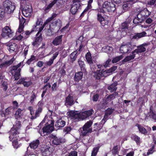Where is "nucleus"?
Listing matches in <instances>:
<instances>
[{
	"label": "nucleus",
	"mask_w": 156,
	"mask_h": 156,
	"mask_svg": "<svg viewBox=\"0 0 156 156\" xmlns=\"http://www.w3.org/2000/svg\"><path fill=\"white\" fill-rule=\"evenodd\" d=\"M3 6L5 11L8 14L12 12L15 8L14 5H12V2L9 0H6L3 2Z\"/></svg>",
	"instance_id": "obj_1"
},
{
	"label": "nucleus",
	"mask_w": 156,
	"mask_h": 156,
	"mask_svg": "<svg viewBox=\"0 0 156 156\" xmlns=\"http://www.w3.org/2000/svg\"><path fill=\"white\" fill-rule=\"evenodd\" d=\"M102 7L108 12H114L116 9L115 5L112 2L105 1L103 4Z\"/></svg>",
	"instance_id": "obj_2"
},
{
	"label": "nucleus",
	"mask_w": 156,
	"mask_h": 156,
	"mask_svg": "<svg viewBox=\"0 0 156 156\" xmlns=\"http://www.w3.org/2000/svg\"><path fill=\"white\" fill-rule=\"evenodd\" d=\"M133 47L130 42H128L125 44L122 45L120 47V51L122 53H130Z\"/></svg>",
	"instance_id": "obj_3"
},
{
	"label": "nucleus",
	"mask_w": 156,
	"mask_h": 156,
	"mask_svg": "<svg viewBox=\"0 0 156 156\" xmlns=\"http://www.w3.org/2000/svg\"><path fill=\"white\" fill-rule=\"evenodd\" d=\"M54 122L53 120H49L47 123V125L44 126L42 128L43 133H51L54 130Z\"/></svg>",
	"instance_id": "obj_4"
},
{
	"label": "nucleus",
	"mask_w": 156,
	"mask_h": 156,
	"mask_svg": "<svg viewBox=\"0 0 156 156\" xmlns=\"http://www.w3.org/2000/svg\"><path fill=\"white\" fill-rule=\"evenodd\" d=\"M12 33L11 28L6 26L2 29L1 36L3 37L8 38L12 37Z\"/></svg>",
	"instance_id": "obj_5"
},
{
	"label": "nucleus",
	"mask_w": 156,
	"mask_h": 156,
	"mask_svg": "<svg viewBox=\"0 0 156 156\" xmlns=\"http://www.w3.org/2000/svg\"><path fill=\"white\" fill-rule=\"evenodd\" d=\"M9 140L10 141H12L14 139H19L20 131L12 127L9 131Z\"/></svg>",
	"instance_id": "obj_6"
},
{
	"label": "nucleus",
	"mask_w": 156,
	"mask_h": 156,
	"mask_svg": "<svg viewBox=\"0 0 156 156\" xmlns=\"http://www.w3.org/2000/svg\"><path fill=\"white\" fill-rule=\"evenodd\" d=\"M43 105L44 103L42 101H39L38 102L37 104L38 107L36 111L35 115L31 116L30 118L31 119L33 120L40 116V114L42 111Z\"/></svg>",
	"instance_id": "obj_7"
},
{
	"label": "nucleus",
	"mask_w": 156,
	"mask_h": 156,
	"mask_svg": "<svg viewBox=\"0 0 156 156\" xmlns=\"http://www.w3.org/2000/svg\"><path fill=\"white\" fill-rule=\"evenodd\" d=\"M68 115L74 120H76L78 121L80 119L83 120L81 112L76 113L73 111H71L69 112Z\"/></svg>",
	"instance_id": "obj_8"
},
{
	"label": "nucleus",
	"mask_w": 156,
	"mask_h": 156,
	"mask_svg": "<svg viewBox=\"0 0 156 156\" xmlns=\"http://www.w3.org/2000/svg\"><path fill=\"white\" fill-rule=\"evenodd\" d=\"M151 13V12L149 11L147 8H145L141 10L137 15L139 18H141L144 21L146 18L149 17Z\"/></svg>",
	"instance_id": "obj_9"
},
{
	"label": "nucleus",
	"mask_w": 156,
	"mask_h": 156,
	"mask_svg": "<svg viewBox=\"0 0 156 156\" xmlns=\"http://www.w3.org/2000/svg\"><path fill=\"white\" fill-rule=\"evenodd\" d=\"M52 142L54 145H60L66 142L65 139L63 137L58 138L56 136L53 135L51 138Z\"/></svg>",
	"instance_id": "obj_10"
},
{
	"label": "nucleus",
	"mask_w": 156,
	"mask_h": 156,
	"mask_svg": "<svg viewBox=\"0 0 156 156\" xmlns=\"http://www.w3.org/2000/svg\"><path fill=\"white\" fill-rule=\"evenodd\" d=\"M93 0H89L87 2V6L83 10V12L81 14L79 17V19H81L86 14H89V11L90 9H91L92 6L91 4L93 2Z\"/></svg>",
	"instance_id": "obj_11"
},
{
	"label": "nucleus",
	"mask_w": 156,
	"mask_h": 156,
	"mask_svg": "<svg viewBox=\"0 0 156 156\" xmlns=\"http://www.w3.org/2000/svg\"><path fill=\"white\" fill-rule=\"evenodd\" d=\"M6 45L8 50L11 53L16 51L18 49V45L14 42L10 41L6 44Z\"/></svg>",
	"instance_id": "obj_12"
},
{
	"label": "nucleus",
	"mask_w": 156,
	"mask_h": 156,
	"mask_svg": "<svg viewBox=\"0 0 156 156\" xmlns=\"http://www.w3.org/2000/svg\"><path fill=\"white\" fill-rule=\"evenodd\" d=\"M147 119H150L151 120H156V113L155 111L154 110L152 106L151 105L150 107L149 112H147L146 115Z\"/></svg>",
	"instance_id": "obj_13"
},
{
	"label": "nucleus",
	"mask_w": 156,
	"mask_h": 156,
	"mask_svg": "<svg viewBox=\"0 0 156 156\" xmlns=\"http://www.w3.org/2000/svg\"><path fill=\"white\" fill-rule=\"evenodd\" d=\"M149 44V43H144L137 46V48L133 51L135 53L138 54L144 52L146 51L145 47Z\"/></svg>",
	"instance_id": "obj_14"
},
{
	"label": "nucleus",
	"mask_w": 156,
	"mask_h": 156,
	"mask_svg": "<svg viewBox=\"0 0 156 156\" xmlns=\"http://www.w3.org/2000/svg\"><path fill=\"white\" fill-rule=\"evenodd\" d=\"M32 9L31 6H26L23 8L22 12L23 15L26 17H28L31 16Z\"/></svg>",
	"instance_id": "obj_15"
},
{
	"label": "nucleus",
	"mask_w": 156,
	"mask_h": 156,
	"mask_svg": "<svg viewBox=\"0 0 156 156\" xmlns=\"http://www.w3.org/2000/svg\"><path fill=\"white\" fill-rule=\"evenodd\" d=\"M97 20L99 22L101 26L104 27L106 25H108L109 21L105 19L100 13H98L97 14Z\"/></svg>",
	"instance_id": "obj_16"
},
{
	"label": "nucleus",
	"mask_w": 156,
	"mask_h": 156,
	"mask_svg": "<svg viewBox=\"0 0 156 156\" xmlns=\"http://www.w3.org/2000/svg\"><path fill=\"white\" fill-rule=\"evenodd\" d=\"M63 35L57 36L54 38L51 42V43L55 46H57L62 44V38Z\"/></svg>",
	"instance_id": "obj_17"
},
{
	"label": "nucleus",
	"mask_w": 156,
	"mask_h": 156,
	"mask_svg": "<svg viewBox=\"0 0 156 156\" xmlns=\"http://www.w3.org/2000/svg\"><path fill=\"white\" fill-rule=\"evenodd\" d=\"M50 147H48L47 145H44L43 147H41V151L42 154L43 156H49L51 154Z\"/></svg>",
	"instance_id": "obj_18"
},
{
	"label": "nucleus",
	"mask_w": 156,
	"mask_h": 156,
	"mask_svg": "<svg viewBox=\"0 0 156 156\" xmlns=\"http://www.w3.org/2000/svg\"><path fill=\"white\" fill-rule=\"evenodd\" d=\"M74 104V101L73 99V96L70 95V94L66 98L65 105L67 107L72 106Z\"/></svg>",
	"instance_id": "obj_19"
},
{
	"label": "nucleus",
	"mask_w": 156,
	"mask_h": 156,
	"mask_svg": "<svg viewBox=\"0 0 156 156\" xmlns=\"http://www.w3.org/2000/svg\"><path fill=\"white\" fill-rule=\"evenodd\" d=\"M136 0H133L131 2H126L124 3L122 6L123 10L124 12L127 11L132 7V5L136 2Z\"/></svg>",
	"instance_id": "obj_20"
},
{
	"label": "nucleus",
	"mask_w": 156,
	"mask_h": 156,
	"mask_svg": "<svg viewBox=\"0 0 156 156\" xmlns=\"http://www.w3.org/2000/svg\"><path fill=\"white\" fill-rule=\"evenodd\" d=\"M66 124V122L61 118L58 119L56 122L55 126L56 130H58L63 127Z\"/></svg>",
	"instance_id": "obj_21"
},
{
	"label": "nucleus",
	"mask_w": 156,
	"mask_h": 156,
	"mask_svg": "<svg viewBox=\"0 0 156 156\" xmlns=\"http://www.w3.org/2000/svg\"><path fill=\"white\" fill-rule=\"evenodd\" d=\"M72 6L70 11L73 15H75L78 12L79 9H81V5L80 3L73 4Z\"/></svg>",
	"instance_id": "obj_22"
},
{
	"label": "nucleus",
	"mask_w": 156,
	"mask_h": 156,
	"mask_svg": "<svg viewBox=\"0 0 156 156\" xmlns=\"http://www.w3.org/2000/svg\"><path fill=\"white\" fill-rule=\"evenodd\" d=\"M103 70L102 69H100L97 70L96 72L94 73V77L97 80H99L102 77L105 76L104 74Z\"/></svg>",
	"instance_id": "obj_23"
},
{
	"label": "nucleus",
	"mask_w": 156,
	"mask_h": 156,
	"mask_svg": "<svg viewBox=\"0 0 156 156\" xmlns=\"http://www.w3.org/2000/svg\"><path fill=\"white\" fill-rule=\"evenodd\" d=\"M81 112L82 118L83 119H84L91 116L94 112V110L92 109H91L89 110Z\"/></svg>",
	"instance_id": "obj_24"
},
{
	"label": "nucleus",
	"mask_w": 156,
	"mask_h": 156,
	"mask_svg": "<svg viewBox=\"0 0 156 156\" xmlns=\"http://www.w3.org/2000/svg\"><path fill=\"white\" fill-rule=\"evenodd\" d=\"M117 68V66H114L106 70L103 69L102 70H103V72L104 74L105 75L104 76H105V77L108 76L111 73L114 72Z\"/></svg>",
	"instance_id": "obj_25"
},
{
	"label": "nucleus",
	"mask_w": 156,
	"mask_h": 156,
	"mask_svg": "<svg viewBox=\"0 0 156 156\" xmlns=\"http://www.w3.org/2000/svg\"><path fill=\"white\" fill-rule=\"evenodd\" d=\"M40 144V141L38 139L33 140L29 144V146L31 149L35 150L37 148Z\"/></svg>",
	"instance_id": "obj_26"
},
{
	"label": "nucleus",
	"mask_w": 156,
	"mask_h": 156,
	"mask_svg": "<svg viewBox=\"0 0 156 156\" xmlns=\"http://www.w3.org/2000/svg\"><path fill=\"white\" fill-rule=\"evenodd\" d=\"M83 71H79L75 73L74 80L75 81L78 82L82 79L83 76Z\"/></svg>",
	"instance_id": "obj_27"
},
{
	"label": "nucleus",
	"mask_w": 156,
	"mask_h": 156,
	"mask_svg": "<svg viewBox=\"0 0 156 156\" xmlns=\"http://www.w3.org/2000/svg\"><path fill=\"white\" fill-rule=\"evenodd\" d=\"M146 33L144 31L140 33H135L133 36L132 39H138L146 36Z\"/></svg>",
	"instance_id": "obj_28"
},
{
	"label": "nucleus",
	"mask_w": 156,
	"mask_h": 156,
	"mask_svg": "<svg viewBox=\"0 0 156 156\" xmlns=\"http://www.w3.org/2000/svg\"><path fill=\"white\" fill-rule=\"evenodd\" d=\"M135 126L138 127L139 133L144 135H146L147 134V131L143 126L138 123H136Z\"/></svg>",
	"instance_id": "obj_29"
},
{
	"label": "nucleus",
	"mask_w": 156,
	"mask_h": 156,
	"mask_svg": "<svg viewBox=\"0 0 156 156\" xmlns=\"http://www.w3.org/2000/svg\"><path fill=\"white\" fill-rule=\"evenodd\" d=\"M136 55V53L134 52L133 51L132 52V55L126 56L125 58L122 60V62H127L133 60L135 58Z\"/></svg>",
	"instance_id": "obj_30"
},
{
	"label": "nucleus",
	"mask_w": 156,
	"mask_h": 156,
	"mask_svg": "<svg viewBox=\"0 0 156 156\" xmlns=\"http://www.w3.org/2000/svg\"><path fill=\"white\" fill-rule=\"evenodd\" d=\"M129 23L127 21H125L122 23L120 29L122 31L126 32V31L128 29L129 26Z\"/></svg>",
	"instance_id": "obj_31"
},
{
	"label": "nucleus",
	"mask_w": 156,
	"mask_h": 156,
	"mask_svg": "<svg viewBox=\"0 0 156 156\" xmlns=\"http://www.w3.org/2000/svg\"><path fill=\"white\" fill-rule=\"evenodd\" d=\"M118 83L117 82H114L108 87V89L111 92L115 91L117 89V87H116Z\"/></svg>",
	"instance_id": "obj_32"
},
{
	"label": "nucleus",
	"mask_w": 156,
	"mask_h": 156,
	"mask_svg": "<svg viewBox=\"0 0 156 156\" xmlns=\"http://www.w3.org/2000/svg\"><path fill=\"white\" fill-rule=\"evenodd\" d=\"M11 71H14V75L15 80H17L20 79V77L21 76V69H19L18 70H11Z\"/></svg>",
	"instance_id": "obj_33"
},
{
	"label": "nucleus",
	"mask_w": 156,
	"mask_h": 156,
	"mask_svg": "<svg viewBox=\"0 0 156 156\" xmlns=\"http://www.w3.org/2000/svg\"><path fill=\"white\" fill-rule=\"evenodd\" d=\"M85 58L88 64L91 66V65L93 64V63L92 59L91 54L90 52H87L85 55Z\"/></svg>",
	"instance_id": "obj_34"
},
{
	"label": "nucleus",
	"mask_w": 156,
	"mask_h": 156,
	"mask_svg": "<svg viewBox=\"0 0 156 156\" xmlns=\"http://www.w3.org/2000/svg\"><path fill=\"white\" fill-rule=\"evenodd\" d=\"M92 131V128H90L88 130L83 129V130L81 132V136L82 137L88 136L89 133H91Z\"/></svg>",
	"instance_id": "obj_35"
},
{
	"label": "nucleus",
	"mask_w": 156,
	"mask_h": 156,
	"mask_svg": "<svg viewBox=\"0 0 156 156\" xmlns=\"http://www.w3.org/2000/svg\"><path fill=\"white\" fill-rule=\"evenodd\" d=\"M62 21L59 19H58L56 20H53L51 24L50 25V27H60L61 25Z\"/></svg>",
	"instance_id": "obj_36"
},
{
	"label": "nucleus",
	"mask_w": 156,
	"mask_h": 156,
	"mask_svg": "<svg viewBox=\"0 0 156 156\" xmlns=\"http://www.w3.org/2000/svg\"><path fill=\"white\" fill-rule=\"evenodd\" d=\"M42 35V34L41 33L38 36L36 37L35 38L34 41L33 42L32 44L34 46H35L38 42L42 41L43 38Z\"/></svg>",
	"instance_id": "obj_37"
},
{
	"label": "nucleus",
	"mask_w": 156,
	"mask_h": 156,
	"mask_svg": "<svg viewBox=\"0 0 156 156\" xmlns=\"http://www.w3.org/2000/svg\"><path fill=\"white\" fill-rule=\"evenodd\" d=\"M120 149V147H119L118 145L114 146L111 150L112 153L113 155L115 156L116 154H118Z\"/></svg>",
	"instance_id": "obj_38"
},
{
	"label": "nucleus",
	"mask_w": 156,
	"mask_h": 156,
	"mask_svg": "<svg viewBox=\"0 0 156 156\" xmlns=\"http://www.w3.org/2000/svg\"><path fill=\"white\" fill-rule=\"evenodd\" d=\"M78 52L77 50L74 51L69 55L70 58L72 62L76 60L78 56Z\"/></svg>",
	"instance_id": "obj_39"
},
{
	"label": "nucleus",
	"mask_w": 156,
	"mask_h": 156,
	"mask_svg": "<svg viewBox=\"0 0 156 156\" xmlns=\"http://www.w3.org/2000/svg\"><path fill=\"white\" fill-rule=\"evenodd\" d=\"M78 64L80 66L81 70L83 72L86 71V69H85V65L83 61L79 59L78 61Z\"/></svg>",
	"instance_id": "obj_40"
},
{
	"label": "nucleus",
	"mask_w": 156,
	"mask_h": 156,
	"mask_svg": "<svg viewBox=\"0 0 156 156\" xmlns=\"http://www.w3.org/2000/svg\"><path fill=\"white\" fill-rule=\"evenodd\" d=\"M11 107H9L6 108L5 112H1V115L2 117H6L8 115L11 113V111L10 110L11 109Z\"/></svg>",
	"instance_id": "obj_41"
},
{
	"label": "nucleus",
	"mask_w": 156,
	"mask_h": 156,
	"mask_svg": "<svg viewBox=\"0 0 156 156\" xmlns=\"http://www.w3.org/2000/svg\"><path fill=\"white\" fill-rule=\"evenodd\" d=\"M131 139L135 141L137 145L140 143V138L136 135H133L131 137Z\"/></svg>",
	"instance_id": "obj_42"
},
{
	"label": "nucleus",
	"mask_w": 156,
	"mask_h": 156,
	"mask_svg": "<svg viewBox=\"0 0 156 156\" xmlns=\"http://www.w3.org/2000/svg\"><path fill=\"white\" fill-rule=\"evenodd\" d=\"M93 123V122L91 120H90L89 121L87 122L84 125L83 127V128L88 130L90 129V127L91 126Z\"/></svg>",
	"instance_id": "obj_43"
},
{
	"label": "nucleus",
	"mask_w": 156,
	"mask_h": 156,
	"mask_svg": "<svg viewBox=\"0 0 156 156\" xmlns=\"http://www.w3.org/2000/svg\"><path fill=\"white\" fill-rule=\"evenodd\" d=\"M22 110L20 108H19L16 111L15 114V116L16 119H18L21 118L22 114L21 113Z\"/></svg>",
	"instance_id": "obj_44"
},
{
	"label": "nucleus",
	"mask_w": 156,
	"mask_h": 156,
	"mask_svg": "<svg viewBox=\"0 0 156 156\" xmlns=\"http://www.w3.org/2000/svg\"><path fill=\"white\" fill-rule=\"evenodd\" d=\"M18 139H14L13 140L11 141L12 142V145L14 148L16 149L20 147L21 145V144H18Z\"/></svg>",
	"instance_id": "obj_45"
},
{
	"label": "nucleus",
	"mask_w": 156,
	"mask_h": 156,
	"mask_svg": "<svg viewBox=\"0 0 156 156\" xmlns=\"http://www.w3.org/2000/svg\"><path fill=\"white\" fill-rule=\"evenodd\" d=\"M144 21L141 18H139L138 15H137V16L135 17L133 20V22L134 24H137L139 23Z\"/></svg>",
	"instance_id": "obj_46"
},
{
	"label": "nucleus",
	"mask_w": 156,
	"mask_h": 156,
	"mask_svg": "<svg viewBox=\"0 0 156 156\" xmlns=\"http://www.w3.org/2000/svg\"><path fill=\"white\" fill-rule=\"evenodd\" d=\"M23 62L22 61L18 64L17 65H14L11 67V70H18V69H20L19 68L21 66H22V67L24 65H23Z\"/></svg>",
	"instance_id": "obj_47"
},
{
	"label": "nucleus",
	"mask_w": 156,
	"mask_h": 156,
	"mask_svg": "<svg viewBox=\"0 0 156 156\" xmlns=\"http://www.w3.org/2000/svg\"><path fill=\"white\" fill-rule=\"evenodd\" d=\"M21 122L16 120V124L14 125L13 128L20 131L21 127Z\"/></svg>",
	"instance_id": "obj_48"
},
{
	"label": "nucleus",
	"mask_w": 156,
	"mask_h": 156,
	"mask_svg": "<svg viewBox=\"0 0 156 156\" xmlns=\"http://www.w3.org/2000/svg\"><path fill=\"white\" fill-rule=\"evenodd\" d=\"M56 3V0H54L52 2L48 5L47 7H45L44 10L45 11H47L48 10L50 9H51L53 7V6Z\"/></svg>",
	"instance_id": "obj_49"
},
{
	"label": "nucleus",
	"mask_w": 156,
	"mask_h": 156,
	"mask_svg": "<svg viewBox=\"0 0 156 156\" xmlns=\"http://www.w3.org/2000/svg\"><path fill=\"white\" fill-rule=\"evenodd\" d=\"M56 3V0H54L52 2L48 5L47 7H45L44 10L45 11H47L48 10L50 9H51L53 7V6Z\"/></svg>",
	"instance_id": "obj_50"
},
{
	"label": "nucleus",
	"mask_w": 156,
	"mask_h": 156,
	"mask_svg": "<svg viewBox=\"0 0 156 156\" xmlns=\"http://www.w3.org/2000/svg\"><path fill=\"white\" fill-rule=\"evenodd\" d=\"M56 3V0H54L52 2L48 5L47 7H45L44 10L45 11H47L48 10L50 9H51L53 7V6Z\"/></svg>",
	"instance_id": "obj_51"
},
{
	"label": "nucleus",
	"mask_w": 156,
	"mask_h": 156,
	"mask_svg": "<svg viewBox=\"0 0 156 156\" xmlns=\"http://www.w3.org/2000/svg\"><path fill=\"white\" fill-rule=\"evenodd\" d=\"M56 3V0H54L52 2L48 5L47 7H45L44 10L45 11H47L48 10L50 9H51L53 7V6Z\"/></svg>",
	"instance_id": "obj_52"
},
{
	"label": "nucleus",
	"mask_w": 156,
	"mask_h": 156,
	"mask_svg": "<svg viewBox=\"0 0 156 156\" xmlns=\"http://www.w3.org/2000/svg\"><path fill=\"white\" fill-rule=\"evenodd\" d=\"M42 21L43 20L42 18L40 17L38 18L36 24L33 26V29H35L37 26L40 25L41 23H42Z\"/></svg>",
	"instance_id": "obj_53"
},
{
	"label": "nucleus",
	"mask_w": 156,
	"mask_h": 156,
	"mask_svg": "<svg viewBox=\"0 0 156 156\" xmlns=\"http://www.w3.org/2000/svg\"><path fill=\"white\" fill-rule=\"evenodd\" d=\"M123 56L122 55H121L114 58L112 59V62L113 63H116L118 62L120 60L122 59L123 58Z\"/></svg>",
	"instance_id": "obj_54"
},
{
	"label": "nucleus",
	"mask_w": 156,
	"mask_h": 156,
	"mask_svg": "<svg viewBox=\"0 0 156 156\" xmlns=\"http://www.w3.org/2000/svg\"><path fill=\"white\" fill-rule=\"evenodd\" d=\"M99 149V147H94L92 151L91 156H96Z\"/></svg>",
	"instance_id": "obj_55"
},
{
	"label": "nucleus",
	"mask_w": 156,
	"mask_h": 156,
	"mask_svg": "<svg viewBox=\"0 0 156 156\" xmlns=\"http://www.w3.org/2000/svg\"><path fill=\"white\" fill-rule=\"evenodd\" d=\"M114 111V109L109 108L107 109L105 114L109 116L112 114Z\"/></svg>",
	"instance_id": "obj_56"
},
{
	"label": "nucleus",
	"mask_w": 156,
	"mask_h": 156,
	"mask_svg": "<svg viewBox=\"0 0 156 156\" xmlns=\"http://www.w3.org/2000/svg\"><path fill=\"white\" fill-rule=\"evenodd\" d=\"M15 60V59L13 57L9 61H5V62L7 67L11 65L13 63Z\"/></svg>",
	"instance_id": "obj_57"
},
{
	"label": "nucleus",
	"mask_w": 156,
	"mask_h": 156,
	"mask_svg": "<svg viewBox=\"0 0 156 156\" xmlns=\"http://www.w3.org/2000/svg\"><path fill=\"white\" fill-rule=\"evenodd\" d=\"M37 96V95L32 91V95L30 96V102L32 103L34 102V99L36 98Z\"/></svg>",
	"instance_id": "obj_58"
},
{
	"label": "nucleus",
	"mask_w": 156,
	"mask_h": 156,
	"mask_svg": "<svg viewBox=\"0 0 156 156\" xmlns=\"http://www.w3.org/2000/svg\"><path fill=\"white\" fill-rule=\"evenodd\" d=\"M56 3L58 6H62L66 3V0H56Z\"/></svg>",
	"instance_id": "obj_59"
},
{
	"label": "nucleus",
	"mask_w": 156,
	"mask_h": 156,
	"mask_svg": "<svg viewBox=\"0 0 156 156\" xmlns=\"http://www.w3.org/2000/svg\"><path fill=\"white\" fill-rule=\"evenodd\" d=\"M35 60V57L34 55H32L31 56L30 58L28 59L27 61L26 62V63L28 65H30L31 62Z\"/></svg>",
	"instance_id": "obj_60"
},
{
	"label": "nucleus",
	"mask_w": 156,
	"mask_h": 156,
	"mask_svg": "<svg viewBox=\"0 0 156 156\" xmlns=\"http://www.w3.org/2000/svg\"><path fill=\"white\" fill-rule=\"evenodd\" d=\"M72 129V128L70 126H67L64 129V132L66 133H68Z\"/></svg>",
	"instance_id": "obj_61"
},
{
	"label": "nucleus",
	"mask_w": 156,
	"mask_h": 156,
	"mask_svg": "<svg viewBox=\"0 0 156 156\" xmlns=\"http://www.w3.org/2000/svg\"><path fill=\"white\" fill-rule=\"evenodd\" d=\"M26 79V77H22L18 81L17 84H23L24 82Z\"/></svg>",
	"instance_id": "obj_62"
},
{
	"label": "nucleus",
	"mask_w": 156,
	"mask_h": 156,
	"mask_svg": "<svg viewBox=\"0 0 156 156\" xmlns=\"http://www.w3.org/2000/svg\"><path fill=\"white\" fill-rule=\"evenodd\" d=\"M32 84V82L30 80L28 81H25L23 85L25 87H28L31 85Z\"/></svg>",
	"instance_id": "obj_63"
},
{
	"label": "nucleus",
	"mask_w": 156,
	"mask_h": 156,
	"mask_svg": "<svg viewBox=\"0 0 156 156\" xmlns=\"http://www.w3.org/2000/svg\"><path fill=\"white\" fill-rule=\"evenodd\" d=\"M24 28V26L19 25V28L16 33V34H18V33H20L23 32V30Z\"/></svg>",
	"instance_id": "obj_64"
}]
</instances>
